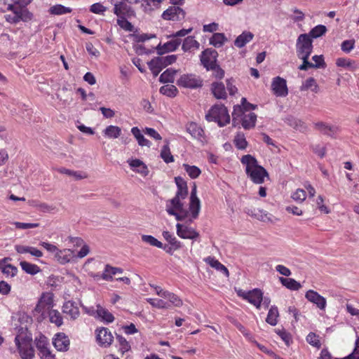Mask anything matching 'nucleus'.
<instances>
[{"mask_svg":"<svg viewBox=\"0 0 359 359\" xmlns=\"http://www.w3.org/2000/svg\"><path fill=\"white\" fill-rule=\"evenodd\" d=\"M241 161L243 165H245L246 174L254 183L262 184L264 182V178L269 177L266 170L259 165L257 159L252 156L250 154L244 155Z\"/></svg>","mask_w":359,"mask_h":359,"instance_id":"nucleus-1","label":"nucleus"},{"mask_svg":"<svg viewBox=\"0 0 359 359\" xmlns=\"http://www.w3.org/2000/svg\"><path fill=\"white\" fill-rule=\"evenodd\" d=\"M32 338L27 328H20L15 338V342L22 359H32L34 350L32 345Z\"/></svg>","mask_w":359,"mask_h":359,"instance_id":"nucleus-2","label":"nucleus"},{"mask_svg":"<svg viewBox=\"0 0 359 359\" xmlns=\"http://www.w3.org/2000/svg\"><path fill=\"white\" fill-rule=\"evenodd\" d=\"M187 197L175 195L172 199L168 200L165 210L168 215L175 217L177 221H182L189 215V211L184 208L182 202Z\"/></svg>","mask_w":359,"mask_h":359,"instance_id":"nucleus-3","label":"nucleus"},{"mask_svg":"<svg viewBox=\"0 0 359 359\" xmlns=\"http://www.w3.org/2000/svg\"><path fill=\"white\" fill-rule=\"evenodd\" d=\"M7 11L13 13V15H5L6 22L10 24H18L20 22H28L32 20L34 15L27 8H21L13 4H8Z\"/></svg>","mask_w":359,"mask_h":359,"instance_id":"nucleus-4","label":"nucleus"},{"mask_svg":"<svg viewBox=\"0 0 359 359\" xmlns=\"http://www.w3.org/2000/svg\"><path fill=\"white\" fill-rule=\"evenodd\" d=\"M208 121H215L222 127L230 122V116L224 105L213 106L205 116Z\"/></svg>","mask_w":359,"mask_h":359,"instance_id":"nucleus-5","label":"nucleus"},{"mask_svg":"<svg viewBox=\"0 0 359 359\" xmlns=\"http://www.w3.org/2000/svg\"><path fill=\"white\" fill-rule=\"evenodd\" d=\"M312 42V39L309 34H300L296 43L297 56L310 55L313 50Z\"/></svg>","mask_w":359,"mask_h":359,"instance_id":"nucleus-6","label":"nucleus"},{"mask_svg":"<svg viewBox=\"0 0 359 359\" xmlns=\"http://www.w3.org/2000/svg\"><path fill=\"white\" fill-rule=\"evenodd\" d=\"M237 294L254 305L257 309H260L263 300V292L261 290L256 288L248 292L239 290L237 291Z\"/></svg>","mask_w":359,"mask_h":359,"instance_id":"nucleus-7","label":"nucleus"},{"mask_svg":"<svg viewBox=\"0 0 359 359\" xmlns=\"http://www.w3.org/2000/svg\"><path fill=\"white\" fill-rule=\"evenodd\" d=\"M34 343L41 359H53L55 358V355L49 349L48 340L44 335L41 334L36 337Z\"/></svg>","mask_w":359,"mask_h":359,"instance_id":"nucleus-8","label":"nucleus"},{"mask_svg":"<svg viewBox=\"0 0 359 359\" xmlns=\"http://www.w3.org/2000/svg\"><path fill=\"white\" fill-rule=\"evenodd\" d=\"M177 84L183 88H196L202 86L203 81L198 76L193 74H187L180 77L177 81Z\"/></svg>","mask_w":359,"mask_h":359,"instance_id":"nucleus-9","label":"nucleus"},{"mask_svg":"<svg viewBox=\"0 0 359 359\" xmlns=\"http://www.w3.org/2000/svg\"><path fill=\"white\" fill-rule=\"evenodd\" d=\"M53 306V294L50 292L43 293L36 304L34 311L41 313L42 315L45 312L52 310Z\"/></svg>","mask_w":359,"mask_h":359,"instance_id":"nucleus-10","label":"nucleus"},{"mask_svg":"<svg viewBox=\"0 0 359 359\" xmlns=\"http://www.w3.org/2000/svg\"><path fill=\"white\" fill-rule=\"evenodd\" d=\"M186 13L180 7L174 5L170 6L162 14V18L165 20L180 21L184 19Z\"/></svg>","mask_w":359,"mask_h":359,"instance_id":"nucleus-11","label":"nucleus"},{"mask_svg":"<svg viewBox=\"0 0 359 359\" xmlns=\"http://www.w3.org/2000/svg\"><path fill=\"white\" fill-rule=\"evenodd\" d=\"M217 52L212 48H207L203 50L201 55V61L203 67L208 70L217 64Z\"/></svg>","mask_w":359,"mask_h":359,"instance_id":"nucleus-12","label":"nucleus"},{"mask_svg":"<svg viewBox=\"0 0 359 359\" xmlns=\"http://www.w3.org/2000/svg\"><path fill=\"white\" fill-rule=\"evenodd\" d=\"M271 89L277 97H285L288 94L286 80L280 76H276L273 79Z\"/></svg>","mask_w":359,"mask_h":359,"instance_id":"nucleus-13","label":"nucleus"},{"mask_svg":"<svg viewBox=\"0 0 359 359\" xmlns=\"http://www.w3.org/2000/svg\"><path fill=\"white\" fill-rule=\"evenodd\" d=\"M97 332L96 339L100 346L108 347L111 344L114 337L107 328L101 327L97 330Z\"/></svg>","mask_w":359,"mask_h":359,"instance_id":"nucleus-14","label":"nucleus"},{"mask_svg":"<svg viewBox=\"0 0 359 359\" xmlns=\"http://www.w3.org/2000/svg\"><path fill=\"white\" fill-rule=\"evenodd\" d=\"M177 233L182 238L196 239L199 233L193 228L189 227L184 224H177Z\"/></svg>","mask_w":359,"mask_h":359,"instance_id":"nucleus-15","label":"nucleus"},{"mask_svg":"<svg viewBox=\"0 0 359 359\" xmlns=\"http://www.w3.org/2000/svg\"><path fill=\"white\" fill-rule=\"evenodd\" d=\"M305 297L308 301L316 304L320 310H325L326 307V299L317 292L309 290L306 292Z\"/></svg>","mask_w":359,"mask_h":359,"instance_id":"nucleus-16","label":"nucleus"},{"mask_svg":"<svg viewBox=\"0 0 359 359\" xmlns=\"http://www.w3.org/2000/svg\"><path fill=\"white\" fill-rule=\"evenodd\" d=\"M181 42V39L173 38V39L165 43L163 45L159 43L156 47L157 53L159 55H163L168 52L174 51L180 46Z\"/></svg>","mask_w":359,"mask_h":359,"instance_id":"nucleus-17","label":"nucleus"},{"mask_svg":"<svg viewBox=\"0 0 359 359\" xmlns=\"http://www.w3.org/2000/svg\"><path fill=\"white\" fill-rule=\"evenodd\" d=\"M114 13L118 17L130 18L135 15V11L133 8L124 2H119L114 4Z\"/></svg>","mask_w":359,"mask_h":359,"instance_id":"nucleus-18","label":"nucleus"},{"mask_svg":"<svg viewBox=\"0 0 359 359\" xmlns=\"http://www.w3.org/2000/svg\"><path fill=\"white\" fill-rule=\"evenodd\" d=\"M53 344L57 351H66L69 346V340L64 333H58L54 337Z\"/></svg>","mask_w":359,"mask_h":359,"instance_id":"nucleus-19","label":"nucleus"},{"mask_svg":"<svg viewBox=\"0 0 359 359\" xmlns=\"http://www.w3.org/2000/svg\"><path fill=\"white\" fill-rule=\"evenodd\" d=\"M247 214L259 221L264 222H272V215L263 210L248 209Z\"/></svg>","mask_w":359,"mask_h":359,"instance_id":"nucleus-20","label":"nucleus"},{"mask_svg":"<svg viewBox=\"0 0 359 359\" xmlns=\"http://www.w3.org/2000/svg\"><path fill=\"white\" fill-rule=\"evenodd\" d=\"M62 311L73 320L76 319L80 314L78 306L72 301H68L64 304L62 306Z\"/></svg>","mask_w":359,"mask_h":359,"instance_id":"nucleus-21","label":"nucleus"},{"mask_svg":"<svg viewBox=\"0 0 359 359\" xmlns=\"http://www.w3.org/2000/svg\"><path fill=\"white\" fill-rule=\"evenodd\" d=\"M314 128L321 133L332 137L337 131V128L325 122L319 121L314 123Z\"/></svg>","mask_w":359,"mask_h":359,"instance_id":"nucleus-22","label":"nucleus"},{"mask_svg":"<svg viewBox=\"0 0 359 359\" xmlns=\"http://www.w3.org/2000/svg\"><path fill=\"white\" fill-rule=\"evenodd\" d=\"M74 257V252L69 249L57 250L55 258L61 264H65L70 262Z\"/></svg>","mask_w":359,"mask_h":359,"instance_id":"nucleus-23","label":"nucleus"},{"mask_svg":"<svg viewBox=\"0 0 359 359\" xmlns=\"http://www.w3.org/2000/svg\"><path fill=\"white\" fill-rule=\"evenodd\" d=\"M200 43L194 36H189L184 39L182 43V49L184 52L191 51V49H199Z\"/></svg>","mask_w":359,"mask_h":359,"instance_id":"nucleus-24","label":"nucleus"},{"mask_svg":"<svg viewBox=\"0 0 359 359\" xmlns=\"http://www.w3.org/2000/svg\"><path fill=\"white\" fill-rule=\"evenodd\" d=\"M8 259H10V258H4L3 260L0 261V269L2 273L7 276L13 277L16 275L18 269L10 264H4V263Z\"/></svg>","mask_w":359,"mask_h":359,"instance_id":"nucleus-25","label":"nucleus"},{"mask_svg":"<svg viewBox=\"0 0 359 359\" xmlns=\"http://www.w3.org/2000/svg\"><path fill=\"white\" fill-rule=\"evenodd\" d=\"M212 91L217 99H226V93L224 85L221 82H215L212 84Z\"/></svg>","mask_w":359,"mask_h":359,"instance_id":"nucleus-26","label":"nucleus"},{"mask_svg":"<svg viewBox=\"0 0 359 359\" xmlns=\"http://www.w3.org/2000/svg\"><path fill=\"white\" fill-rule=\"evenodd\" d=\"M253 34L250 32H244L236 39L234 44L238 48H242L247 43L250 42L253 39Z\"/></svg>","mask_w":359,"mask_h":359,"instance_id":"nucleus-27","label":"nucleus"},{"mask_svg":"<svg viewBox=\"0 0 359 359\" xmlns=\"http://www.w3.org/2000/svg\"><path fill=\"white\" fill-rule=\"evenodd\" d=\"M187 131L194 138L200 139L203 135V130L196 123L191 122L187 126Z\"/></svg>","mask_w":359,"mask_h":359,"instance_id":"nucleus-28","label":"nucleus"},{"mask_svg":"<svg viewBox=\"0 0 359 359\" xmlns=\"http://www.w3.org/2000/svg\"><path fill=\"white\" fill-rule=\"evenodd\" d=\"M257 115L250 112L245 114L242 118V126L245 129H251L255 126Z\"/></svg>","mask_w":359,"mask_h":359,"instance_id":"nucleus-29","label":"nucleus"},{"mask_svg":"<svg viewBox=\"0 0 359 359\" xmlns=\"http://www.w3.org/2000/svg\"><path fill=\"white\" fill-rule=\"evenodd\" d=\"M131 133L137 140L140 146L150 147L151 142L144 137L137 127L132 128Z\"/></svg>","mask_w":359,"mask_h":359,"instance_id":"nucleus-30","label":"nucleus"},{"mask_svg":"<svg viewBox=\"0 0 359 359\" xmlns=\"http://www.w3.org/2000/svg\"><path fill=\"white\" fill-rule=\"evenodd\" d=\"M205 262L212 267L215 268V269L222 271L226 277L229 276V273L227 269V268L221 264L218 260L215 259L213 257H208L205 259Z\"/></svg>","mask_w":359,"mask_h":359,"instance_id":"nucleus-31","label":"nucleus"},{"mask_svg":"<svg viewBox=\"0 0 359 359\" xmlns=\"http://www.w3.org/2000/svg\"><path fill=\"white\" fill-rule=\"evenodd\" d=\"M282 285L291 290H298L302 287L301 284L293 278L279 277Z\"/></svg>","mask_w":359,"mask_h":359,"instance_id":"nucleus-32","label":"nucleus"},{"mask_svg":"<svg viewBox=\"0 0 359 359\" xmlns=\"http://www.w3.org/2000/svg\"><path fill=\"white\" fill-rule=\"evenodd\" d=\"M123 269L118 267H113L110 265H106L104 271L102 275V278L105 280H112V276L116 273H122Z\"/></svg>","mask_w":359,"mask_h":359,"instance_id":"nucleus-33","label":"nucleus"},{"mask_svg":"<svg viewBox=\"0 0 359 359\" xmlns=\"http://www.w3.org/2000/svg\"><path fill=\"white\" fill-rule=\"evenodd\" d=\"M175 183L177 187V191L176 195L187 197L188 195V188L187 182L181 177H176L175 178Z\"/></svg>","mask_w":359,"mask_h":359,"instance_id":"nucleus-34","label":"nucleus"},{"mask_svg":"<svg viewBox=\"0 0 359 359\" xmlns=\"http://www.w3.org/2000/svg\"><path fill=\"white\" fill-rule=\"evenodd\" d=\"M103 133L109 138L116 139L121 136V128L116 126L110 125L104 130Z\"/></svg>","mask_w":359,"mask_h":359,"instance_id":"nucleus-35","label":"nucleus"},{"mask_svg":"<svg viewBox=\"0 0 359 359\" xmlns=\"http://www.w3.org/2000/svg\"><path fill=\"white\" fill-rule=\"evenodd\" d=\"M96 312L97 316L107 323H111L114 320V317L112 313L109 312L107 309L102 308L100 304L97 305Z\"/></svg>","mask_w":359,"mask_h":359,"instance_id":"nucleus-36","label":"nucleus"},{"mask_svg":"<svg viewBox=\"0 0 359 359\" xmlns=\"http://www.w3.org/2000/svg\"><path fill=\"white\" fill-rule=\"evenodd\" d=\"M309 89H311V91L313 93L318 92V85L317 84L316 80L313 77L307 79L300 87V90L302 91L307 90Z\"/></svg>","mask_w":359,"mask_h":359,"instance_id":"nucleus-37","label":"nucleus"},{"mask_svg":"<svg viewBox=\"0 0 359 359\" xmlns=\"http://www.w3.org/2000/svg\"><path fill=\"white\" fill-rule=\"evenodd\" d=\"M177 70L172 69H168L163 72L159 78L161 83H173L175 80V75L177 73Z\"/></svg>","mask_w":359,"mask_h":359,"instance_id":"nucleus-38","label":"nucleus"},{"mask_svg":"<svg viewBox=\"0 0 359 359\" xmlns=\"http://www.w3.org/2000/svg\"><path fill=\"white\" fill-rule=\"evenodd\" d=\"M201 210V202L199 198L190 199L189 212L193 219H196Z\"/></svg>","mask_w":359,"mask_h":359,"instance_id":"nucleus-39","label":"nucleus"},{"mask_svg":"<svg viewBox=\"0 0 359 359\" xmlns=\"http://www.w3.org/2000/svg\"><path fill=\"white\" fill-rule=\"evenodd\" d=\"M20 265L23 271L31 275H35L40 271V268L37 265L26 261L20 262Z\"/></svg>","mask_w":359,"mask_h":359,"instance_id":"nucleus-40","label":"nucleus"},{"mask_svg":"<svg viewBox=\"0 0 359 359\" xmlns=\"http://www.w3.org/2000/svg\"><path fill=\"white\" fill-rule=\"evenodd\" d=\"M279 316V313L278 308L276 306H271V309L269 311L266 321L267 323L270 324L271 325H276L278 323V318Z\"/></svg>","mask_w":359,"mask_h":359,"instance_id":"nucleus-41","label":"nucleus"},{"mask_svg":"<svg viewBox=\"0 0 359 359\" xmlns=\"http://www.w3.org/2000/svg\"><path fill=\"white\" fill-rule=\"evenodd\" d=\"M225 35L222 33H215L210 39V43L216 48H219L223 46L226 41Z\"/></svg>","mask_w":359,"mask_h":359,"instance_id":"nucleus-42","label":"nucleus"},{"mask_svg":"<svg viewBox=\"0 0 359 359\" xmlns=\"http://www.w3.org/2000/svg\"><path fill=\"white\" fill-rule=\"evenodd\" d=\"M177 60V55H170L167 56H159L155 57V61L160 63L163 68L174 63Z\"/></svg>","mask_w":359,"mask_h":359,"instance_id":"nucleus-43","label":"nucleus"},{"mask_svg":"<svg viewBox=\"0 0 359 359\" xmlns=\"http://www.w3.org/2000/svg\"><path fill=\"white\" fill-rule=\"evenodd\" d=\"M165 240H166L170 245L173 246L174 250H177L181 248V243L177 240L169 231H164L162 233Z\"/></svg>","mask_w":359,"mask_h":359,"instance_id":"nucleus-44","label":"nucleus"},{"mask_svg":"<svg viewBox=\"0 0 359 359\" xmlns=\"http://www.w3.org/2000/svg\"><path fill=\"white\" fill-rule=\"evenodd\" d=\"M116 341L118 344V351L123 356L126 353H127L130 351V345L129 344V343L126 341V339L125 338H123V337H121L120 335H117Z\"/></svg>","mask_w":359,"mask_h":359,"instance_id":"nucleus-45","label":"nucleus"},{"mask_svg":"<svg viewBox=\"0 0 359 359\" xmlns=\"http://www.w3.org/2000/svg\"><path fill=\"white\" fill-rule=\"evenodd\" d=\"M161 157L166 163L174 161V157L170 152L168 141H166V144L164 145L161 149Z\"/></svg>","mask_w":359,"mask_h":359,"instance_id":"nucleus-46","label":"nucleus"},{"mask_svg":"<svg viewBox=\"0 0 359 359\" xmlns=\"http://www.w3.org/2000/svg\"><path fill=\"white\" fill-rule=\"evenodd\" d=\"M60 172L69 176H72L74 177L76 180H83L88 177L87 174L83 172H77L66 168L60 169Z\"/></svg>","mask_w":359,"mask_h":359,"instance_id":"nucleus-47","label":"nucleus"},{"mask_svg":"<svg viewBox=\"0 0 359 359\" xmlns=\"http://www.w3.org/2000/svg\"><path fill=\"white\" fill-rule=\"evenodd\" d=\"M327 28L325 25H319L313 27L308 34L311 38L316 39L325 34Z\"/></svg>","mask_w":359,"mask_h":359,"instance_id":"nucleus-48","label":"nucleus"},{"mask_svg":"<svg viewBox=\"0 0 359 359\" xmlns=\"http://www.w3.org/2000/svg\"><path fill=\"white\" fill-rule=\"evenodd\" d=\"M142 241L151 246L163 248V243L158 241L156 238L150 235H142Z\"/></svg>","mask_w":359,"mask_h":359,"instance_id":"nucleus-49","label":"nucleus"},{"mask_svg":"<svg viewBox=\"0 0 359 359\" xmlns=\"http://www.w3.org/2000/svg\"><path fill=\"white\" fill-rule=\"evenodd\" d=\"M48 314L51 323H55L57 326H60L62 324V317L57 310H50Z\"/></svg>","mask_w":359,"mask_h":359,"instance_id":"nucleus-50","label":"nucleus"},{"mask_svg":"<svg viewBox=\"0 0 359 359\" xmlns=\"http://www.w3.org/2000/svg\"><path fill=\"white\" fill-rule=\"evenodd\" d=\"M336 65L338 67L354 69L355 68V62L353 60L344 57H339L336 60Z\"/></svg>","mask_w":359,"mask_h":359,"instance_id":"nucleus-51","label":"nucleus"},{"mask_svg":"<svg viewBox=\"0 0 359 359\" xmlns=\"http://www.w3.org/2000/svg\"><path fill=\"white\" fill-rule=\"evenodd\" d=\"M50 12L53 15H62L72 12V9L69 7H65L61 4H57L52 6L50 8Z\"/></svg>","mask_w":359,"mask_h":359,"instance_id":"nucleus-52","label":"nucleus"},{"mask_svg":"<svg viewBox=\"0 0 359 359\" xmlns=\"http://www.w3.org/2000/svg\"><path fill=\"white\" fill-rule=\"evenodd\" d=\"M160 93L168 97H175L177 95V89L173 85H165L160 88Z\"/></svg>","mask_w":359,"mask_h":359,"instance_id":"nucleus-53","label":"nucleus"},{"mask_svg":"<svg viewBox=\"0 0 359 359\" xmlns=\"http://www.w3.org/2000/svg\"><path fill=\"white\" fill-rule=\"evenodd\" d=\"M183 166L186 172L188 173L189 176L192 179L197 178L201 173V170L195 165L184 164Z\"/></svg>","mask_w":359,"mask_h":359,"instance_id":"nucleus-54","label":"nucleus"},{"mask_svg":"<svg viewBox=\"0 0 359 359\" xmlns=\"http://www.w3.org/2000/svg\"><path fill=\"white\" fill-rule=\"evenodd\" d=\"M147 301L153 306L158 309H169L170 304L163 299L149 298Z\"/></svg>","mask_w":359,"mask_h":359,"instance_id":"nucleus-55","label":"nucleus"},{"mask_svg":"<svg viewBox=\"0 0 359 359\" xmlns=\"http://www.w3.org/2000/svg\"><path fill=\"white\" fill-rule=\"evenodd\" d=\"M234 143L238 149H245L248 145L245 135L243 133H238L236 135L234 139Z\"/></svg>","mask_w":359,"mask_h":359,"instance_id":"nucleus-56","label":"nucleus"},{"mask_svg":"<svg viewBox=\"0 0 359 359\" xmlns=\"http://www.w3.org/2000/svg\"><path fill=\"white\" fill-rule=\"evenodd\" d=\"M165 299H167L170 304H173L175 306L180 307L182 305V299L175 294L168 292Z\"/></svg>","mask_w":359,"mask_h":359,"instance_id":"nucleus-57","label":"nucleus"},{"mask_svg":"<svg viewBox=\"0 0 359 359\" xmlns=\"http://www.w3.org/2000/svg\"><path fill=\"white\" fill-rule=\"evenodd\" d=\"M148 65L154 76H157L163 69L160 63L155 61V57L148 62Z\"/></svg>","mask_w":359,"mask_h":359,"instance_id":"nucleus-58","label":"nucleus"},{"mask_svg":"<svg viewBox=\"0 0 359 359\" xmlns=\"http://www.w3.org/2000/svg\"><path fill=\"white\" fill-rule=\"evenodd\" d=\"M292 198L299 203H302L306 198V193L304 189H297L292 194Z\"/></svg>","mask_w":359,"mask_h":359,"instance_id":"nucleus-59","label":"nucleus"},{"mask_svg":"<svg viewBox=\"0 0 359 359\" xmlns=\"http://www.w3.org/2000/svg\"><path fill=\"white\" fill-rule=\"evenodd\" d=\"M309 56L310 55L298 56L299 58L302 60V64L299 67V69L306 71L309 68H314L313 63L309 61Z\"/></svg>","mask_w":359,"mask_h":359,"instance_id":"nucleus-60","label":"nucleus"},{"mask_svg":"<svg viewBox=\"0 0 359 359\" xmlns=\"http://www.w3.org/2000/svg\"><path fill=\"white\" fill-rule=\"evenodd\" d=\"M306 341L312 345L313 346H315V347H317V348H319L320 346V340L318 339V336H317L315 333L313 332H310L307 337H306Z\"/></svg>","mask_w":359,"mask_h":359,"instance_id":"nucleus-61","label":"nucleus"},{"mask_svg":"<svg viewBox=\"0 0 359 359\" xmlns=\"http://www.w3.org/2000/svg\"><path fill=\"white\" fill-rule=\"evenodd\" d=\"M126 17H118L117 20V24L123 29L126 31H132L133 26L132 24L128 22L126 19Z\"/></svg>","mask_w":359,"mask_h":359,"instance_id":"nucleus-62","label":"nucleus"},{"mask_svg":"<svg viewBox=\"0 0 359 359\" xmlns=\"http://www.w3.org/2000/svg\"><path fill=\"white\" fill-rule=\"evenodd\" d=\"M245 109L241 105H236L233 107V111L232 113L233 116V125L236 126V120L237 118L244 116Z\"/></svg>","mask_w":359,"mask_h":359,"instance_id":"nucleus-63","label":"nucleus"},{"mask_svg":"<svg viewBox=\"0 0 359 359\" xmlns=\"http://www.w3.org/2000/svg\"><path fill=\"white\" fill-rule=\"evenodd\" d=\"M312 60L315 62L313 63L314 68H325L326 67L323 56L322 55H314L312 57Z\"/></svg>","mask_w":359,"mask_h":359,"instance_id":"nucleus-64","label":"nucleus"}]
</instances>
